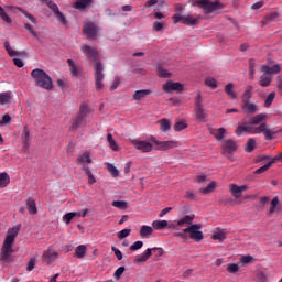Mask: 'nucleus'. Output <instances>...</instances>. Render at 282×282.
<instances>
[{"instance_id": "obj_1", "label": "nucleus", "mask_w": 282, "mask_h": 282, "mask_svg": "<svg viewBox=\"0 0 282 282\" xmlns=\"http://www.w3.org/2000/svg\"><path fill=\"white\" fill-rule=\"evenodd\" d=\"M82 52L85 54L86 58L88 61H94V76H95V87L97 91H100L105 87V84L102 82L105 80V67L102 66V63L98 61V50L83 44L80 47Z\"/></svg>"}, {"instance_id": "obj_2", "label": "nucleus", "mask_w": 282, "mask_h": 282, "mask_svg": "<svg viewBox=\"0 0 282 282\" xmlns=\"http://www.w3.org/2000/svg\"><path fill=\"white\" fill-rule=\"evenodd\" d=\"M236 135H242L243 133H263L265 140H274V135H272V130L268 129L265 123H261L259 127L252 126V123L246 120H242L241 123L238 124L236 131Z\"/></svg>"}, {"instance_id": "obj_3", "label": "nucleus", "mask_w": 282, "mask_h": 282, "mask_svg": "<svg viewBox=\"0 0 282 282\" xmlns=\"http://www.w3.org/2000/svg\"><path fill=\"white\" fill-rule=\"evenodd\" d=\"M17 235H19V227H13L8 230V235L2 243L0 251V263H10V258L12 257V252H14L12 246H14Z\"/></svg>"}, {"instance_id": "obj_4", "label": "nucleus", "mask_w": 282, "mask_h": 282, "mask_svg": "<svg viewBox=\"0 0 282 282\" xmlns=\"http://www.w3.org/2000/svg\"><path fill=\"white\" fill-rule=\"evenodd\" d=\"M31 77L33 78L36 87L46 89V91H52V89H54L52 77H50L45 70L35 68L31 72Z\"/></svg>"}, {"instance_id": "obj_5", "label": "nucleus", "mask_w": 282, "mask_h": 282, "mask_svg": "<svg viewBox=\"0 0 282 282\" xmlns=\"http://www.w3.org/2000/svg\"><path fill=\"white\" fill-rule=\"evenodd\" d=\"M192 6H196V8H200L205 14H213L215 10H221L224 4L219 1L213 2V0H194L192 1Z\"/></svg>"}, {"instance_id": "obj_6", "label": "nucleus", "mask_w": 282, "mask_h": 282, "mask_svg": "<svg viewBox=\"0 0 282 282\" xmlns=\"http://www.w3.org/2000/svg\"><path fill=\"white\" fill-rule=\"evenodd\" d=\"M151 142L155 145V151H170V149H177L178 143L177 141H160L158 138L151 135L150 137Z\"/></svg>"}, {"instance_id": "obj_7", "label": "nucleus", "mask_w": 282, "mask_h": 282, "mask_svg": "<svg viewBox=\"0 0 282 282\" xmlns=\"http://www.w3.org/2000/svg\"><path fill=\"white\" fill-rule=\"evenodd\" d=\"M184 232H187L189 235V239L196 243H199V241L204 239V232L202 231V225L199 224L191 225L184 229Z\"/></svg>"}, {"instance_id": "obj_8", "label": "nucleus", "mask_w": 282, "mask_h": 282, "mask_svg": "<svg viewBox=\"0 0 282 282\" xmlns=\"http://www.w3.org/2000/svg\"><path fill=\"white\" fill-rule=\"evenodd\" d=\"M174 23H183L184 25H197L199 23V18H193V15H182L176 13L172 17Z\"/></svg>"}, {"instance_id": "obj_9", "label": "nucleus", "mask_w": 282, "mask_h": 282, "mask_svg": "<svg viewBox=\"0 0 282 282\" xmlns=\"http://www.w3.org/2000/svg\"><path fill=\"white\" fill-rule=\"evenodd\" d=\"M163 91H165V94H171L172 91L182 94V91H184V85L178 82L169 80L163 85Z\"/></svg>"}, {"instance_id": "obj_10", "label": "nucleus", "mask_w": 282, "mask_h": 282, "mask_svg": "<svg viewBox=\"0 0 282 282\" xmlns=\"http://www.w3.org/2000/svg\"><path fill=\"white\" fill-rule=\"evenodd\" d=\"M56 259H58V252L55 251L54 249H52V247H50L42 254V262L45 265H52V263H54V261H56Z\"/></svg>"}, {"instance_id": "obj_11", "label": "nucleus", "mask_w": 282, "mask_h": 282, "mask_svg": "<svg viewBox=\"0 0 282 282\" xmlns=\"http://www.w3.org/2000/svg\"><path fill=\"white\" fill-rule=\"evenodd\" d=\"M132 145L141 153H151L153 151V144L149 141L132 140Z\"/></svg>"}, {"instance_id": "obj_12", "label": "nucleus", "mask_w": 282, "mask_h": 282, "mask_svg": "<svg viewBox=\"0 0 282 282\" xmlns=\"http://www.w3.org/2000/svg\"><path fill=\"white\" fill-rule=\"evenodd\" d=\"M83 32L86 33L87 39H96L98 36V28L93 22H88L84 25Z\"/></svg>"}, {"instance_id": "obj_13", "label": "nucleus", "mask_w": 282, "mask_h": 282, "mask_svg": "<svg viewBox=\"0 0 282 282\" xmlns=\"http://www.w3.org/2000/svg\"><path fill=\"white\" fill-rule=\"evenodd\" d=\"M21 138H22L23 151H28V149H30V144H32V138L30 137V129H28V127H24Z\"/></svg>"}, {"instance_id": "obj_14", "label": "nucleus", "mask_w": 282, "mask_h": 282, "mask_svg": "<svg viewBox=\"0 0 282 282\" xmlns=\"http://www.w3.org/2000/svg\"><path fill=\"white\" fill-rule=\"evenodd\" d=\"M261 69L263 74H267V76H272V74H279L281 72V66L279 64H275L272 67L262 65Z\"/></svg>"}, {"instance_id": "obj_15", "label": "nucleus", "mask_w": 282, "mask_h": 282, "mask_svg": "<svg viewBox=\"0 0 282 282\" xmlns=\"http://www.w3.org/2000/svg\"><path fill=\"white\" fill-rule=\"evenodd\" d=\"M151 258V249H147L143 253L137 254L133 263H147Z\"/></svg>"}, {"instance_id": "obj_16", "label": "nucleus", "mask_w": 282, "mask_h": 282, "mask_svg": "<svg viewBox=\"0 0 282 282\" xmlns=\"http://www.w3.org/2000/svg\"><path fill=\"white\" fill-rule=\"evenodd\" d=\"M91 1L93 0H76L73 3V8L75 10H79L80 12H83V10H85V8H89V6H91Z\"/></svg>"}, {"instance_id": "obj_17", "label": "nucleus", "mask_w": 282, "mask_h": 282, "mask_svg": "<svg viewBox=\"0 0 282 282\" xmlns=\"http://www.w3.org/2000/svg\"><path fill=\"white\" fill-rule=\"evenodd\" d=\"M268 118V116L265 113H259L257 116H253L250 118V123L252 127L257 126V124H265V122H263L265 119Z\"/></svg>"}, {"instance_id": "obj_18", "label": "nucleus", "mask_w": 282, "mask_h": 282, "mask_svg": "<svg viewBox=\"0 0 282 282\" xmlns=\"http://www.w3.org/2000/svg\"><path fill=\"white\" fill-rule=\"evenodd\" d=\"M26 210H29L31 215H36V213H39V209L36 208V200L34 198L29 197L26 199Z\"/></svg>"}, {"instance_id": "obj_19", "label": "nucleus", "mask_w": 282, "mask_h": 282, "mask_svg": "<svg viewBox=\"0 0 282 282\" xmlns=\"http://www.w3.org/2000/svg\"><path fill=\"white\" fill-rule=\"evenodd\" d=\"M147 96H151V90L150 89L137 90L132 95V98H133V100H144V98H147Z\"/></svg>"}, {"instance_id": "obj_20", "label": "nucleus", "mask_w": 282, "mask_h": 282, "mask_svg": "<svg viewBox=\"0 0 282 282\" xmlns=\"http://www.w3.org/2000/svg\"><path fill=\"white\" fill-rule=\"evenodd\" d=\"M241 109L245 113L253 115L257 111L258 107L257 105L251 104L250 101H245L241 106Z\"/></svg>"}, {"instance_id": "obj_21", "label": "nucleus", "mask_w": 282, "mask_h": 282, "mask_svg": "<svg viewBox=\"0 0 282 282\" xmlns=\"http://www.w3.org/2000/svg\"><path fill=\"white\" fill-rule=\"evenodd\" d=\"M271 84H272V76L263 73L260 76V80H259L260 87H270Z\"/></svg>"}, {"instance_id": "obj_22", "label": "nucleus", "mask_w": 282, "mask_h": 282, "mask_svg": "<svg viewBox=\"0 0 282 282\" xmlns=\"http://www.w3.org/2000/svg\"><path fill=\"white\" fill-rule=\"evenodd\" d=\"M224 149L227 153H235V151H237V142L228 139L225 141Z\"/></svg>"}, {"instance_id": "obj_23", "label": "nucleus", "mask_w": 282, "mask_h": 282, "mask_svg": "<svg viewBox=\"0 0 282 282\" xmlns=\"http://www.w3.org/2000/svg\"><path fill=\"white\" fill-rule=\"evenodd\" d=\"M225 94H227L231 100H237V93H235V85L232 83L225 86Z\"/></svg>"}, {"instance_id": "obj_24", "label": "nucleus", "mask_w": 282, "mask_h": 282, "mask_svg": "<svg viewBox=\"0 0 282 282\" xmlns=\"http://www.w3.org/2000/svg\"><path fill=\"white\" fill-rule=\"evenodd\" d=\"M212 239H214V241H224V239H226V231L218 227L213 234Z\"/></svg>"}, {"instance_id": "obj_25", "label": "nucleus", "mask_w": 282, "mask_h": 282, "mask_svg": "<svg viewBox=\"0 0 282 282\" xmlns=\"http://www.w3.org/2000/svg\"><path fill=\"white\" fill-rule=\"evenodd\" d=\"M195 219V215H186L183 218L178 219L176 225L177 226H191V224H193V220Z\"/></svg>"}, {"instance_id": "obj_26", "label": "nucleus", "mask_w": 282, "mask_h": 282, "mask_svg": "<svg viewBox=\"0 0 282 282\" xmlns=\"http://www.w3.org/2000/svg\"><path fill=\"white\" fill-rule=\"evenodd\" d=\"M195 113L198 122H206V118H208V115L206 113V110L203 108H195Z\"/></svg>"}, {"instance_id": "obj_27", "label": "nucleus", "mask_w": 282, "mask_h": 282, "mask_svg": "<svg viewBox=\"0 0 282 282\" xmlns=\"http://www.w3.org/2000/svg\"><path fill=\"white\" fill-rule=\"evenodd\" d=\"M85 254H87V246L85 245H79L76 249H75V254L74 257L76 259H83L85 257Z\"/></svg>"}, {"instance_id": "obj_28", "label": "nucleus", "mask_w": 282, "mask_h": 282, "mask_svg": "<svg viewBox=\"0 0 282 282\" xmlns=\"http://www.w3.org/2000/svg\"><path fill=\"white\" fill-rule=\"evenodd\" d=\"M67 63L72 76H78L80 74V67H78V65H76L73 59H67Z\"/></svg>"}, {"instance_id": "obj_29", "label": "nucleus", "mask_w": 282, "mask_h": 282, "mask_svg": "<svg viewBox=\"0 0 282 282\" xmlns=\"http://www.w3.org/2000/svg\"><path fill=\"white\" fill-rule=\"evenodd\" d=\"M78 164H83L85 167V164H91V156H89V152H85L84 154L79 155L77 159Z\"/></svg>"}, {"instance_id": "obj_30", "label": "nucleus", "mask_w": 282, "mask_h": 282, "mask_svg": "<svg viewBox=\"0 0 282 282\" xmlns=\"http://www.w3.org/2000/svg\"><path fill=\"white\" fill-rule=\"evenodd\" d=\"M252 89L253 88L251 85L247 86L245 93L241 96L242 104L250 102V98H252Z\"/></svg>"}, {"instance_id": "obj_31", "label": "nucleus", "mask_w": 282, "mask_h": 282, "mask_svg": "<svg viewBox=\"0 0 282 282\" xmlns=\"http://www.w3.org/2000/svg\"><path fill=\"white\" fill-rule=\"evenodd\" d=\"M10 184V175L7 172L0 173V188H6Z\"/></svg>"}, {"instance_id": "obj_32", "label": "nucleus", "mask_w": 282, "mask_h": 282, "mask_svg": "<svg viewBox=\"0 0 282 282\" xmlns=\"http://www.w3.org/2000/svg\"><path fill=\"white\" fill-rule=\"evenodd\" d=\"M166 226H169L167 220H154L152 223V228H154V230H164V228H166Z\"/></svg>"}, {"instance_id": "obj_33", "label": "nucleus", "mask_w": 282, "mask_h": 282, "mask_svg": "<svg viewBox=\"0 0 282 282\" xmlns=\"http://www.w3.org/2000/svg\"><path fill=\"white\" fill-rule=\"evenodd\" d=\"M229 189L231 195L236 198L239 199V197H241V188L239 187V185L237 184H230L229 185Z\"/></svg>"}, {"instance_id": "obj_34", "label": "nucleus", "mask_w": 282, "mask_h": 282, "mask_svg": "<svg viewBox=\"0 0 282 282\" xmlns=\"http://www.w3.org/2000/svg\"><path fill=\"white\" fill-rule=\"evenodd\" d=\"M150 235H153V227L143 225L140 229V237H142L144 239L145 237H149Z\"/></svg>"}, {"instance_id": "obj_35", "label": "nucleus", "mask_w": 282, "mask_h": 282, "mask_svg": "<svg viewBox=\"0 0 282 282\" xmlns=\"http://www.w3.org/2000/svg\"><path fill=\"white\" fill-rule=\"evenodd\" d=\"M159 123H160V130L163 133H166V131H171V121H169V119H161Z\"/></svg>"}, {"instance_id": "obj_36", "label": "nucleus", "mask_w": 282, "mask_h": 282, "mask_svg": "<svg viewBox=\"0 0 282 282\" xmlns=\"http://www.w3.org/2000/svg\"><path fill=\"white\" fill-rule=\"evenodd\" d=\"M12 100V95L10 93H0V105H8Z\"/></svg>"}, {"instance_id": "obj_37", "label": "nucleus", "mask_w": 282, "mask_h": 282, "mask_svg": "<svg viewBox=\"0 0 282 282\" xmlns=\"http://www.w3.org/2000/svg\"><path fill=\"white\" fill-rule=\"evenodd\" d=\"M84 171L88 177V184H96V177L94 176V174L91 173V170H89V166L84 165Z\"/></svg>"}, {"instance_id": "obj_38", "label": "nucleus", "mask_w": 282, "mask_h": 282, "mask_svg": "<svg viewBox=\"0 0 282 282\" xmlns=\"http://www.w3.org/2000/svg\"><path fill=\"white\" fill-rule=\"evenodd\" d=\"M42 1L47 6V8H50V10H52L53 14L59 11L58 4L54 3V1L52 0H42Z\"/></svg>"}, {"instance_id": "obj_39", "label": "nucleus", "mask_w": 282, "mask_h": 282, "mask_svg": "<svg viewBox=\"0 0 282 282\" xmlns=\"http://www.w3.org/2000/svg\"><path fill=\"white\" fill-rule=\"evenodd\" d=\"M254 147H257V141L253 138H250L245 150L247 153H252L254 151Z\"/></svg>"}, {"instance_id": "obj_40", "label": "nucleus", "mask_w": 282, "mask_h": 282, "mask_svg": "<svg viewBox=\"0 0 282 282\" xmlns=\"http://www.w3.org/2000/svg\"><path fill=\"white\" fill-rule=\"evenodd\" d=\"M215 191V182H210L206 187H202L199 193L203 195H208V193H213Z\"/></svg>"}, {"instance_id": "obj_41", "label": "nucleus", "mask_w": 282, "mask_h": 282, "mask_svg": "<svg viewBox=\"0 0 282 282\" xmlns=\"http://www.w3.org/2000/svg\"><path fill=\"white\" fill-rule=\"evenodd\" d=\"M276 19H279V13L273 12V13H270V14L265 15L262 23H263V25H268V23L270 21H276Z\"/></svg>"}, {"instance_id": "obj_42", "label": "nucleus", "mask_w": 282, "mask_h": 282, "mask_svg": "<svg viewBox=\"0 0 282 282\" xmlns=\"http://www.w3.org/2000/svg\"><path fill=\"white\" fill-rule=\"evenodd\" d=\"M272 164H274V161H269L267 164L256 170L254 174L261 175V173H265V171H268L272 166Z\"/></svg>"}, {"instance_id": "obj_43", "label": "nucleus", "mask_w": 282, "mask_h": 282, "mask_svg": "<svg viewBox=\"0 0 282 282\" xmlns=\"http://www.w3.org/2000/svg\"><path fill=\"white\" fill-rule=\"evenodd\" d=\"M274 98H276V93H270L265 98L264 107L270 108L272 106V102H274Z\"/></svg>"}, {"instance_id": "obj_44", "label": "nucleus", "mask_w": 282, "mask_h": 282, "mask_svg": "<svg viewBox=\"0 0 282 282\" xmlns=\"http://www.w3.org/2000/svg\"><path fill=\"white\" fill-rule=\"evenodd\" d=\"M107 169L110 173V175H112V177H118L120 175V171L118 170V167L111 163H108Z\"/></svg>"}, {"instance_id": "obj_45", "label": "nucleus", "mask_w": 282, "mask_h": 282, "mask_svg": "<svg viewBox=\"0 0 282 282\" xmlns=\"http://www.w3.org/2000/svg\"><path fill=\"white\" fill-rule=\"evenodd\" d=\"M107 140L110 149H112V151H118V143H116V140H113V135L111 133L107 134Z\"/></svg>"}, {"instance_id": "obj_46", "label": "nucleus", "mask_w": 282, "mask_h": 282, "mask_svg": "<svg viewBox=\"0 0 282 282\" xmlns=\"http://www.w3.org/2000/svg\"><path fill=\"white\" fill-rule=\"evenodd\" d=\"M85 121V117L83 115H77L75 120L73 121V128L78 129L80 124Z\"/></svg>"}, {"instance_id": "obj_47", "label": "nucleus", "mask_w": 282, "mask_h": 282, "mask_svg": "<svg viewBox=\"0 0 282 282\" xmlns=\"http://www.w3.org/2000/svg\"><path fill=\"white\" fill-rule=\"evenodd\" d=\"M77 216H78V213L76 212L67 213L66 215L63 216V221L64 224H69L72 219H74V217H77Z\"/></svg>"}, {"instance_id": "obj_48", "label": "nucleus", "mask_w": 282, "mask_h": 282, "mask_svg": "<svg viewBox=\"0 0 282 282\" xmlns=\"http://www.w3.org/2000/svg\"><path fill=\"white\" fill-rule=\"evenodd\" d=\"M156 69H158V76H160V78H169L171 76L169 70L164 69L161 65H159Z\"/></svg>"}, {"instance_id": "obj_49", "label": "nucleus", "mask_w": 282, "mask_h": 282, "mask_svg": "<svg viewBox=\"0 0 282 282\" xmlns=\"http://www.w3.org/2000/svg\"><path fill=\"white\" fill-rule=\"evenodd\" d=\"M205 85H207V87H210L212 89H217V79L213 77H207L205 79Z\"/></svg>"}, {"instance_id": "obj_50", "label": "nucleus", "mask_w": 282, "mask_h": 282, "mask_svg": "<svg viewBox=\"0 0 282 282\" xmlns=\"http://www.w3.org/2000/svg\"><path fill=\"white\" fill-rule=\"evenodd\" d=\"M0 19H2V21H4L6 23H12V19L8 17V13H6V10L1 6H0Z\"/></svg>"}, {"instance_id": "obj_51", "label": "nucleus", "mask_w": 282, "mask_h": 282, "mask_svg": "<svg viewBox=\"0 0 282 282\" xmlns=\"http://www.w3.org/2000/svg\"><path fill=\"white\" fill-rule=\"evenodd\" d=\"M4 47L6 51L8 52L9 56L14 57V56H19V53L14 50H12V47L10 46V42H4Z\"/></svg>"}, {"instance_id": "obj_52", "label": "nucleus", "mask_w": 282, "mask_h": 282, "mask_svg": "<svg viewBox=\"0 0 282 282\" xmlns=\"http://www.w3.org/2000/svg\"><path fill=\"white\" fill-rule=\"evenodd\" d=\"M112 206L115 208H119L120 210H124V208H127V200H115L112 202Z\"/></svg>"}, {"instance_id": "obj_53", "label": "nucleus", "mask_w": 282, "mask_h": 282, "mask_svg": "<svg viewBox=\"0 0 282 282\" xmlns=\"http://www.w3.org/2000/svg\"><path fill=\"white\" fill-rule=\"evenodd\" d=\"M238 270H239V264L237 263H229L227 265V271L229 272V274H237Z\"/></svg>"}, {"instance_id": "obj_54", "label": "nucleus", "mask_w": 282, "mask_h": 282, "mask_svg": "<svg viewBox=\"0 0 282 282\" xmlns=\"http://www.w3.org/2000/svg\"><path fill=\"white\" fill-rule=\"evenodd\" d=\"M89 113V107L87 104H82L79 108V116H84V118H87V115Z\"/></svg>"}, {"instance_id": "obj_55", "label": "nucleus", "mask_w": 282, "mask_h": 282, "mask_svg": "<svg viewBox=\"0 0 282 282\" xmlns=\"http://www.w3.org/2000/svg\"><path fill=\"white\" fill-rule=\"evenodd\" d=\"M276 206H279V196H275L272 200H271V207L269 209V215H272V213H274V210H276Z\"/></svg>"}, {"instance_id": "obj_56", "label": "nucleus", "mask_w": 282, "mask_h": 282, "mask_svg": "<svg viewBox=\"0 0 282 282\" xmlns=\"http://www.w3.org/2000/svg\"><path fill=\"white\" fill-rule=\"evenodd\" d=\"M55 17L62 23V25H67V19L65 18V14L61 12V10L55 13Z\"/></svg>"}, {"instance_id": "obj_57", "label": "nucleus", "mask_w": 282, "mask_h": 282, "mask_svg": "<svg viewBox=\"0 0 282 282\" xmlns=\"http://www.w3.org/2000/svg\"><path fill=\"white\" fill-rule=\"evenodd\" d=\"M131 235V229H122L121 231L118 232L117 237L118 239H124Z\"/></svg>"}, {"instance_id": "obj_58", "label": "nucleus", "mask_w": 282, "mask_h": 282, "mask_svg": "<svg viewBox=\"0 0 282 282\" xmlns=\"http://www.w3.org/2000/svg\"><path fill=\"white\" fill-rule=\"evenodd\" d=\"M127 269L124 268V267H119L116 271H115V274H113V276H115V279L118 281L121 276H122V274H124V271H126Z\"/></svg>"}, {"instance_id": "obj_59", "label": "nucleus", "mask_w": 282, "mask_h": 282, "mask_svg": "<svg viewBox=\"0 0 282 282\" xmlns=\"http://www.w3.org/2000/svg\"><path fill=\"white\" fill-rule=\"evenodd\" d=\"M187 124L184 121H178L174 124V131H184Z\"/></svg>"}, {"instance_id": "obj_60", "label": "nucleus", "mask_w": 282, "mask_h": 282, "mask_svg": "<svg viewBox=\"0 0 282 282\" xmlns=\"http://www.w3.org/2000/svg\"><path fill=\"white\" fill-rule=\"evenodd\" d=\"M34 265H36V258H31L26 264L28 272H32V270H34Z\"/></svg>"}, {"instance_id": "obj_61", "label": "nucleus", "mask_w": 282, "mask_h": 282, "mask_svg": "<svg viewBox=\"0 0 282 282\" xmlns=\"http://www.w3.org/2000/svg\"><path fill=\"white\" fill-rule=\"evenodd\" d=\"M142 246H144V242H142L141 240L135 241L131 247L130 250L132 252H135V250H140L142 248Z\"/></svg>"}, {"instance_id": "obj_62", "label": "nucleus", "mask_w": 282, "mask_h": 282, "mask_svg": "<svg viewBox=\"0 0 282 282\" xmlns=\"http://www.w3.org/2000/svg\"><path fill=\"white\" fill-rule=\"evenodd\" d=\"M153 30L154 32H162V30H164V23L155 21L153 22Z\"/></svg>"}, {"instance_id": "obj_63", "label": "nucleus", "mask_w": 282, "mask_h": 282, "mask_svg": "<svg viewBox=\"0 0 282 282\" xmlns=\"http://www.w3.org/2000/svg\"><path fill=\"white\" fill-rule=\"evenodd\" d=\"M151 254L155 253V257H162L164 254V249L162 248H158V247H154V248H151Z\"/></svg>"}, {"instance_id": "obj_64", "label": "nucleus", "mask_w": 282, "mask_h": 282, "mask_svg": "<svg viewBox=\"0 0 282 282\" xmlns=\"http://www.w3.org/2000/svg\"><path fill=\"white\" fill-rule=\"evenodd\" d=\"M252 259H253L252 256H241L240 263H242V265L252 263Z\"/></svg>"}]
</instances>
